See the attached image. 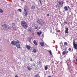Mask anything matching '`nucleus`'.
Listing matches in <instances>:
<instances>
[{"label": "nucleus", "instance_id": "nucleus-1", "mask_svg": "<svg viewBox=\"0 0 77 77\" xmlns=\"http://www.w3.org/2000/svg\"><path fill=\"white\" fill-rule=\"evenodd\" d=\"M11 44L12 45L16 46L17 48H20V45L19 41L17 40L15 41H12L11 42Z\"/></svg>", "mask_w": 77, "mask_h": 77}, {"label": "nucleus", "instance_id": "nucleus-19", "mask_svg": "<svg viewBox=\"0 0 77 77\" xmlns=\"http://www.w3.org/2000/svg\"><path fill=\"white\" fill-rule=\"evenodd\" d=\"M37 33L38 35H39V36H40V35H41V33H41V32H37Z\"/></svg>", "mask_w": 77, "mask_h": 77}, {"label": "nucleus", "instance_id": "nucleus-13", "mask_svg": "<svg viewBox=\"0 0 77 77\" xmlns=\"http://www.w3.org/2000/svg\"><path fill=\"white\" fill-rule=\"evenodd\" d=\"M64 9L66 11H68V8H67V6H65L64 7Z\"/></svg>", "mask_w": 77, "mask_h": 77}, {"label": "nucleus", "instance_id": "nucleus-21", "mask_svg": "<svg viewBox=\"0 0 77 77\" xmlns=\"http://www.w3.org/2000/svg\"><path fill=\"white\" fill-rule=\"evenodd\" d=\"M27 69H28L29 71H31V68L30 67L27 66Z\"/></svg>", "mask_w": 77, "mask_h": 77}, {"label": "nucleus", "instance_id": "nucleus-4", "mask_svg": "<svg viewBox=\"0 0 77 77\" xmlns=\"http://www.w3.org/2000/svg\"><path fill=\"white\" fill-rule=\"evenodd\" d=\"M57 8L60 10V9L61 7H62V3L60 1H59L57 3Z\"/></svg>", "mask_w": 77, "mask_h": 77}, {"label": "nucleus", "instance_id": "nucleus-31", "mask_svg": "<svg viewBox=\"0 0 77 77\" xmlns=\"http://www.w3.org/2000/svg\"><path fill=\"white\" fill-rule=\"evenodd\" d=\"M39 1H40V4H41V5H42V3L41 2V0H39Z\"/></svg>", "mask_w": 77, "mask_h": 77}, {"label": "nucleus", "instance_id": "nucleus-7", "mask_svg": "<svg viewBox=\"0 0 77 77\" xmlns=\"http://www.w3.org/2000/svg\"><path fill=\"white\" fill-rule=\"evenodd\" d=\"M26 48L29 50H32V47H31L30 46V45H26Z\"/></svg>", "mask_w": 77, "mask_h": 77}, {"label": "nucleus", "instance_id": "nucleus-9", "mask_svg": "<svg viewBox=\"0 0 77 77\" xmlns=\"http://www.w3.org/2000/svg\"><path fill=\"white\" fill-rule=\"evenodd\" d=\"M73 47L75 49V50L77 49V44H75L74 45H73Z\"/></svg>", "mask_w": 77, "mask_h": 77}, {"label": "nucleus", "instance_id": "nucleus-27", "mask_svg": "<svg viewBox=\"0 0 77 77\" xmlns=\"http://www.w3.org/2000/svg\"><path fill=\"white\" fill-rule=\"evenodd\" d=\"M64 44H65V45H68V43L66 42H65Z\"/></svg>", "mask_w": 77, "mask_h": 77}, {"label": "nucleus", "instance_id": "nucleus-40", "mask_svg": "<svg viewBox=\"0 0 77 77\" xmlns=\"http://www.w3.org/2000/svg\"><path fill=\"white\" fill-rule=\"evenodd\" d=\"M62 4L63 5V2L62 3Z\"/></svg>", "mask_w": 77, "mask_h": 77}, {"label": "nucleus", "instance_id": "nucleus-38", "mask_svg": "<svg viewBox=\"0 0 77 77\" xmlns=\"http://www.w3.org/2000/svg\"><path fill=\"white\" fill-rule=\"evenodd\" d=\"M42 22L43 23V24H44V22L42 21Z\"/></svg>", "mask_w": 77, "mask_h": 77}, {"label": "nucleus", "instance_id": "nucleus-12", "mask_svg": "<svg viewBox=\"0 0 77 77\" xmlns=\"http://www.w3.org/2000/svg\"><path fill=\"white\" fill-rule=\"evenodd\" d=\"M33 42L34 44H35V45H38V43H37V42H36V40H34Z\"/></svg>", "mask_w": 77, "mask_h": 77}, {"label": "nucleus", "instance_id": "nucleus-5", "mask_svg": "<svg viewBox=\"0 0 77 77\" xmlns=\"http://www.w3.org/2000/svg\"><path fill=\"white\" fill-rule=\"evenodd\" d=\"M11 26L12 29H13L14 30L17 29V27H16V26H15V24L14 23H13L11 24Z\"/></svg>", "mask_w": 77, "mask_h": 77}, {"label": "nucleus", "instance_id": "nucleus-37", "mask_svg": "<svg viewBox=\"0 0 77 77\" xmlns=\"http://www.w3.org/2000/svg\"><path fill=\"white\" fill-rule=\"evenodd\" d=\"M64 23H66V24H67V23L66 22H64Z\"/></svg>", "mask_w": 77, "mask_h": 77}, {"label": "nucleus", "instance_id": "nucleus-14", "mask_svg": "<svg viewBox=\"0 0 77 77\" xmlns=\"http://www.w3.org/2000/svg\"><path fill=\"white\" fill-rule=\"evenodd\" d=\"M32 52L33 53H36V52H37V51H36V49H33L32 51Z\"/></svg>", "mask_w": 77, "mask_h": 77}, {"label": "nucleus", "instance_id": "nucleus-15", "mask_svg": "<svg viewBox=\"0 0 77 77\" xmlns=\"http://www.w3.org/2000/svg\"><path fill=\"white\" fill-rule=\"evenodd\" d=\"M37 23H38V24H41V25H42V24L41 23V20H38L37 21Z\"/></svg>", "mask_w": 77, "mask_h": 77}, {"label": "nucleus", "instance_id": "nucleus-20", "mask_svg": "<svg viewBox=\"0 0 77 77\" xmlns=\"http://www.w3.org/2000/svg\"><path fill=\"white\" fill-rule=\"evenodd\" d=\"M48 51V52H49L51 56L52 54V53H51V51Z\"/></svg>", "mask_w": 77, "mask_h": 77}, {"label": "nucleus", "instance_id": "nucleus-25", "mask_svg": "<svg viewBox=\"0 0 77 77\" xmlns=\"http://www.w3.org/2000/svg\"><path fill=\"white\" fill-rule=\"evenodd\" d=\"M48 69V67L47 66H45V70H47Z\"/></svg>", "mask_w": 77, "mask_h": 77}, {"label": "nucleus", "instance_id": "nucleus-23", "mask_svg": "<svg viewBox=\"0 0 77 77\" xmlns=\"http://www.w3.org/2000/svg\"><path fill=\"white\" fill-rule=\"evenodd\" d=\"M41 63V62L39 61L38 62V65H39V66H40Z\"/></svg>", "mask_w": 77, "mask_h": 77}, {"label": "nucleus", "instance_id": "nucleus-28", "mask_svg": "<svg viewBox=\"0 0 77 77\" xmlns=\"http://www.w3.org/2000/svg\"><path fill=\"white\" fill-rule=\"evenodd\" d=\"M68 50H69V51H70L71 50V48H69L68 49Z\"/></svg>", "mask_w": 77, "mask_h": 77}, {"label": "nucleus", "instance_id": "nucleus-42", "mask_svg": "<svg viewBox=\"0 0 77 77\" xmlns=\"http://www.w3.org/2000/svg\"><path fill=\"white\" fill-rule=\"evenodd\" d=\"M32 35H34L33 33L32 34Z\"/></svg>", "mask_w": 77, "mask_h": 77}, {"label": "nucleus", "instance_id": "nucleus-2", "mask_svg": "<svg viewBox=\"0 0 77 77\" xmlns=\"http://www.w3.org/2000/svg\"><path fill=\"white\" fill-rule=\"evenodd\" d=\"M3 30H8L9 29H10V27L9 25H7L6 24H4L1 26Z\"/></svg>", "mask_w": 77, "mask_h": 77}, {"label": "nucleus", "instance_id": "nucleus-34", "mask_svg": "<svg viewBox=\"0 0 77 77\" xmlns=\"http://www.w3.org/2000/svg\"><path fill=\"white\" fill-rule=\"evenodd\" d=\"M15 77H18V76H17V75H15Z\"/></svg>", "mask_w": 77, "mask_h": 77}, {"label": "nucleus", "instance_id": "nucleus-24", "mask_svg": "<svg viewBox=\"0 0 77 77\" xmlns=\"http://www.w3.org/2000/svg\"><path fill=\"white\" fill-rule=\"evenodd\" d=\"M3 10H2V9H0V12L1 13H2V12H3Z\"/></svg>", "mask_w": 77, "mask_h": 77}, {"label": "nucleus", "instance_id": "nucleus-41", "mask_svg": "<svg viewBox=\"0 0 77 77\" xmlns=\"http://www.w3.org/2000/svg\"><path fill=\"white\" fill-rule=\"evenodd\" d=\"M76 61L77 62V58L76 59Z\"/></svg>", "mask_w": 77, "mask_h": 77}, {"label": "nucleus", "instance_id": "nucleus-18", "mask_svg": "<svg viewBox=\"0 0 77 77\" xmlns=\"http://www.w3.org/2000/svg\"><path fill=\"white\" fill-rule=\"evenodd\" d=\"M31 9H35V6H33L31 7Z\"/></svg>", "mask_w": 77, "mask_h": 77}, {"label": "nucleus", "instance_id": "nucleus-36", "mask_svg": "<svg viewBox=\"0 0 77 77\" xmlns=\"http://www.w3.org/2000/svg\"><path fill=\"white\" fill-rule=\"evenodd\" d=\"M30 61H33V60H32V59H30Z\"/></svg>", "mask_w": 77, "mask_h": 77}, {"label": "nucleus", "instance_id": "nucleus-17", "mask_svg": "<svg viewBox=\"0 0 77 77\" xmlns=\"http://www.w3.org/2000/svg\"><path fill=\"white\" fill-rule=\"evenodd\" d=\"M35 29H37V30H38V29H40V27L38 26L35 27Z\"/></svg>", "mask_w": 77, "mask_h": 77}, {"label": "nucleus", "instance_id": "nucleus-10", "mask_svg": "<svg viewBox=\"0 0 77 77\" xmlns=\"http://www.w3.org/2000/svg\"><path fill=\"white\" fill-rule=\"evenodd\" d=\"M68 28H67L65 31V33H68Z\"/></svg>", "mask_w": 77, "mask_h": 77}, {"label": "nucleus", "instance_id": "nucleus-6", "mask_svg": "<svg viewBox=\"0 0 77 77\" xmlns=\"http://www.w3.org/2000/svg\"><path fill=\"white\" fill-rule=\"evenodd\" d=\"M24 12L25 13H24V18L26 19L27 17V11H26V9L24 10Z\"/></svg>", "mask_w": 77, "mask_h": 77}, {"label": "nucleus", "instance_id": "nucleus-26", "mask_svg": "<svg viewBox=\"0 0 77 77\" xmlns=\"http://www.w3.org/2000/svg\"><path fill=\"white\" fill-rule=\"evenodd\" d=\"M73 45H74L75 44H76L75 43V41H73Z\"/></svg>", "mask_w": 77, "mask_h": 77}, {"label": "nucleus", "instance_id": "nucleus-29", "mask_svg": "<svg viewBox=\"0 0 77 77\" xmlns=\"http://www.w3.org/2000/svg\"><path fill=\"white\" fill-rule=\"evenodd\" d=\"M28 40H29V42H30V40H31V38H28Z\"/></svg>", "mask_w": 77, "mask_h": 77}, {"label": "nucleus", "instance_id": "nucleus-33", "mask_svg": "<svg viewBox=\"0 0 77 77\" xmlns=\"http://www.w3.org/2000/svg\"><path fill=\"white\" fill-rule=\"evenodd\" d=\"M48 16H49V14H48L47 15V17H48Z\"/></svg>", "mask_w": 77, "mask_h": 77}, {"label": "nucleus", "instance_id": "nucleus-8", "mask_svg": "<svg viewBox=\"0 0 77 77\" xmlns=\"http://www.w3.org/2000/svg\"><path fill=\"white\" fill-rule=\"evenodd\" d=\"M40 44L41 46L43 47H44V42H40Z\"/></svg>", "mask_w": 77, "mask_h": 77}, {"label": "nucleus", "instance_id": "nucleus-3", "mask_svg": "<svg viewBox=\"0 0 77 77\" xmlns=\"http://www.w3.org/2000/svg\"><path fill=\"white\" fill-rule=\"evenodd\" d=\"M21 24L24 29H27L28 27V25H27V23L24 21H22L21 22Z\"/></svg>", "mask_w": 77, "mask_h": 77}, {"label": "nucleus", "instance_id": "nucleus-32", "mask_svg": "<svg viewBox=\"0 0 77 77\" xmlns=\"http://www.w3.org/2000/svg\"><path fill=\"white\" fill-rule=\"evenodd\" d=\"M66 53H68V51H66Z\"/></svg>", "mask_w": 77, "mask_h": 77}, {"label": "nucleus", "instance_id": "nucleus-35", "mask_svg": "<svg viewBox=\"0 0 77 77\" xmlns=\"http://www.w3.org/2000/svg\"><path fill=\"white\" fill-rule=\"evenodd\" d=\"M67 8H68V9H69V8H69V6H67Z\"/></svg>", "mask_w": 77, "mask_h": 77}, {"label": "nucleus", "instance_id": "nucleus-39", "mask_svg": "<svg viewBox=\"0 0 77 77\" xmlns=\"http://www.w3.org/2000/svg\"><path fill=\"white\" fill-rule=\"evenodd\" d=\"M21 0V1H22V2H23V1H24V0Z\"/></svg>", "mask_w": 77, "mask_h": 77}, {"label": "nucleus", "instance_id": "nucleus-22", "mask_svg": "<svg viewBox=\"0 0 77 77\" xmlns=\"http://www.w3.org/2000/svg\"><path fill=\"white\" fill-rule=\"evenodd\" d=\"M17 11H18V12H21V9H19L17 10Z\"/></svg>", "mask_w": 77, "mask_h": 77}, {"label": "nucleus", "instance_id": "nucleus-30", "mask_svg": "<svg viewBox=\"0 0 77 77\" xmlns=\"http://www.w3.org/2000/svg\"><path fill=\"white\" fill-rule=\"evenodd\" d=\"M38 74L35 75V77H38Z\"/></svg>", "mask_w": 77, "mask_h": 77}, {"label": "nucleus", "instance_id": "nucleus-16", "mask_svg": "<svg viewBox=\"0 0 77 77\" xmlns=\"http://www.w3.org/2000/svg\"><path fill=\"white\" fill-rule=\"evenodd\" d=\"M64 51H63L62 52V54L63 55H65V54H66V49H65Z\"/></svg>", "mask_w": 77, "mask_h": 77}, {"label": "nucleus", "instance_id": "nucleus-11", "mask_svg": "<svg viewBox=\"0 0 77 77\" xmlns=\"http://www.w3.org/2000/svg\"><path fill=\"white\" fill-rule=\"evenodd\" d=\"M28 31L29 32H32V31H33V29L31 28H29V29H28Z\"/></svg>", "mask_w": 77, "mask_h": 77}]
</instances>
